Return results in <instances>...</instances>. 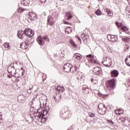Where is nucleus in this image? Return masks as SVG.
I'll return each instance as SVG.
<instances>
[{
    "mask_svg": "<svg viewBox=\"0 0 130 130\" xmlns=\"http://www.w3.org/2000/svg\"><path fill=\"white\" fill-rule=\"evenodd\" d=\"M107 88L109 90H113L116 86V80L115 79H112L111 80H108L106 83Z\"/></svg>",
    "mask_w": 130,
    "mask_h": 130,
    "instance_id": "f257e3e1",
    "label": "nucleus"
},
{
    "mask_svg": "<svg viewBox=\"0 0 130 130\" xmlns=\"http://www.w3.org/2000/svg\"><path fill=\"white\" fill-rule=\"evenodd\" d=\"M42 115V112L36 113V115L35 111L29 112V115H30V117H31V118L33 119L34 120H35V121H39L41 119Z\"/></svg>",
    "mask_w": 130,
    "mask_h": 130,
    "instance_id": "f03ea898",
    "label": "nucleus"
},
{
    "mask_svg": "<svg viewBox=\"0 0 130 130\" xmlns=\"http://www.w3.org/2000/svg\"><path fill=\"white\" fill-rule=\"evenodd\" d=\"M107 106L105 105H104L103 103L99 104L98 107V112L99 114L101 115H104L106 113Z\"/></svg>",
    "mask_w": 130,
    "mask_h": 130,
    "instance_id": "7ed1b4c3",
    "label": "nucleus"
},
{
    "mask_svg": "<svg viewBox=\"0 0 130 130\" xmlns=\"http://www.w3.org/2000/svg\"><path fill=\"white\" fill-rule=\"evenodd\" d=\"M86 58L89 63L97 64L98 63V60L95 55L92 54H89L86 55Z\"/></svg>",
    "mask_w": 130,
    "mask_h": 130,
    "instance_id": "20e7f679",
    "label": "nucleus"
},
{
    "mask_svg": "<svg viewBox=\"0 0 130 130\" xmlns=\"http://www.w3.org/2000/svg\"><path fill=\"white\" fill-rule=\"evenodd\" d=\"M102 63L105 67H110L112 65V60L109 57H104Z\"/></svg>",
    "mask_w": 130,
    "mask_h": 130,
    "instance_id": "39448f33",
    "label": "nucleus"
},
{
    "mask_svg": "<svg viewBox=\"0 0 130 130\" xmlns=\"http://www.w3.org/2000/svg\"><path fill=\"white\" fill-rule=\"evenodd\" d=\"M37 41L39 43V45H44V41L49 42V39L47 36H45L43 38L40 36L37 39Z\"/></svg>",
    "mask_w": 130,
    "mask_h": 130,
    "instance_id": "423d86ee",
    "label": "nucleus"
},
{
    "mask_svg": "<svg viewBox=\"0 0 130 130\" xmlns=\"http://www.w3.org/2000/svg\"><path fill=\"white\" fill-rule=\"evenodd\" d=\"M17 36H18V37H19V38L21 39V40H22L23 41H27V38L26 37L25 29L24 30H21L20 32V31H18Z\"/></svg>",
    "mask_w": 130,
    "mask_h": 130,
    "instance_id": "0eeeda50",
    "label": "nucleus"
},
{
    "mask_svg": "<svg viewBox=\"0 0 130 130\" xmlns=\"http://www.w3.org/2000/svg\"><path fill=\"white\" fill-rule=\"evenodd\" d=\"M73 69V67H72V64L69 63H65L63 67V71L65 72V73H70Z\"/></svg>",
    "mask_w": 130,
    "mask_h": 130,
    "instance_id": "6e6552de",
    "label": "nucleus"
},
{
    "mask_svg": "<svg viewBox=\"0 0 130 130\" xmlns=\"http://www.w3.org/2000/svg\"><path fill=\"white\" fill-rule=\"evenodd\" d=\"M25 37H32L34 36L35 32L34 30H32L30 28H25Z\"/></svg>",
    "mask_w": 130,
    "mask_h": 130,
    "instance_id": "1a4fd4ad",
    "label": "nucleus"
},
{
    "mask_svg": "<svg viewBox=\"0 0 130 130\" xmlns=\"http://www.w3.org/2000/svg\"><path fill=\"white\" fill-rule=\"evenodd\" d=\"M55 22H56V21L54 19V18L52 16H49L48 17L47 23V25L52 26L53 25H54Z\"/></svg>",
    "mask_w": 130,
    "mask_h": 130,
    "instance_id": "9d476101",
    "label": "nucleus"
},
{
    "mask_svg": "<svg viewBox=\"0 0 130 130\" xmlns=\"http://www.w3.org/2000/svg\"><path fill=\"white\" fill-rule=\"evenodd\" d=\"M116 25H117L118 28H121L122 31L125 32L126 34L129 33V29L127 27H125V26H122V23H118V22H116Z\"/></svg>",
    "mask_w": 130,
    "mask_h": 130,
    "instance_id": "9b49d317",
    "label": "nucleus"
},
{
    "mask_svg": "<svg viewBox=\"0 0 130 130\" xmlns=\"http://www.w3.org/2000/svg\"><path fill=\"white\" fill-rule=\"evenodd\" d=\"M28 18L30 20H36L37 19V15L35 13L30 11L28 14Z\"/></svg>",
    "mask_w": 130,
    "mask_h": 130,
    "instance_id": "f8f14e48",
    "label": "nucleus"
},
{
    "mask_svg": "<svg viewBox=\"0 0 130 130\" xmlns=\"http://www.w3.org/2000/svg\"><path fill=\"white\" fill-rule=\"evenodd\" d=\"M73 17H74L73 14L71 12H70V11H68V12L66 13V15L65 16L64 20H71Z\"/></svg>",
    "mask_w": 130,
    "mask_h": 130,
    "instance_id": "ddd939ff",
    "label": "nucleus"
},
{
    "mask_svg": "<svg viewBox=\"0 0 130 130\" xmlns=\"http://www.w3.org/2000/svg\"><path fill=\"white\" fill-rule=\"evenodd\" d=\"M29 44L28 42H23L20 44V48L22 49V50H26L29 47Z\"/></svg>",
    "mask_w": 130,
    "mask_h": 130,
    "instance_id": "4468645a",
    "label": "nucleus"
},
{
    "mask_svg": "<svg viewBox=\"0 0 130 130\" xmlns=\"http://www.w3.org/2000/svg\"><path fill=\"white\" fill-rule=\"evenodd\" d=\"M93 72L96 75H101L102 73V70L101 67H96L93 68Z\"/></svg>",
    "mask_w": 130,
    "mask_h": 130,
    "instance_id": "2eb2a0df",
    "label": "nucleus"
},
{
    "mask_svg": "<svg viewBox=\"0 0 130 130\" xmlns=\"http://www.w3.org/2000/svg\"><path fill=\"white\" fill-rule=\"evenodd\" d=\"M47 113V112L46 111H44L42 112V116L41 117V122L42 123L46 122L47 119H46V118H43V116L46 115Z\"/></svg>",
    "mask_w": 130,
    "mask_h": 130,
    "instance_id": "dca6fc26",
    "label": "nucleus"
},
{
    "mask_svg": "<svg viewBox=\"0 0 130 130\" xmlns=\"http://www.w3.org/2000/svg\"><path fill=\"white\" fill-rule=\"evenodd\" d=\"M54 98L56 103H59L61 101V95L60 93H56Z\"/></svg>",
    "mask_w": 130,
    "mask_h": 130,
    "instance_id": "f3484780",
    "label": "nucleus"
},
{
    "mask_svg": "<svg viewBox=\"0 0 130 130\" xmlns=\"http://www.w3.org/2000/svg\"><path fill=\"white\" fill-rule=\"evenodd\" d=\"M114 113L116 115H121L124 114V110L118 108V109L115 110Z\"/></svg>",
    "mask_w": 130,
    "mask_h": 130,
    "instance_id": "a211bd4d",
    "label": "nucleus"
},
{
    "mask_svg": "<svg viewBox=\"0 0 130 130\" xmlns=\"http://www.w3.org/2000/svg\"><path fill=\"white\" fill-rule=\"evenodd\" d=\"M119 75V72L117 70H114L111 72V76L113 78H116L118 77Z\"/></svg>",
    "mask_w": 130,
    "mask_h": 130,
    "instance_id": "6ab92c4d",
    "label": "nucleus"
},
{
    "mask_svg": "<svg viewBox=\"0 0 130 130\" xmlns=\"http://www.w3.org/2000/svg\"><path fill=\"white\" fill-rule=\"evenodd\" d=\"M110 37L109 41L111 42H115L118 40V38L116 35H108Z\"/></svg>",
    "mask_w": 130,
    "mask_h": 130,
    "instance_id": "aec40b11",
    "label": "nucleus"
},
{
    "mask_svg": "<svg viewBox=\"0 0 130 130\" xmlns=\"http://www.w3.org/2000/svg\"><path fill=\"white\" fill-rule=\"evenodd\" d=\"M105 12L107 13V14L109 17H112V16L113 15L112 11L110 10V9H105Z\"/></svg>",
    "mask_w": 130,
    "mask_h": 130,
    "instance_id": "412c9836",
    "label": "nucleus"
},
{
    "mask_svg": "<svg viewBox=\"0 0 130 130\" xmlns=\"http://www.w3.org/2000/svg\"><path fill=\"white\" fill-rule=\"evenodd\" d=\"M74 58H76L77 60H81L83 56L80 53H75L74 54Z\"/></svg>",
    "mask_w": 130,
    "mask_h": 130,
    "instance_id": "4be33fe9",
    "label": "nucleus"
},
{
    "mask_svg": "<svg viewBox=\"0 0 130 130\" xmlns=\"http://www.w3.org/2000/svg\"><path fill=\"white\" fill-rule=\"evenodd\" d=\"M77 78L78 80H79V81H84L85 76H84V75H83L82 74H78L77 75Z\"/></svg>",
    "mask_w": 130,
    "mask_h": 130,
    "instance_id": "5701e85b",
    "label": "nucleus"
},
{
    "mask_svg": "<svg viewBox=\"0 0 130 130\" xmlns=\"http://www.w3.org/2000/svg\"><path fill=\"white\" fill-rule=\"evenodd\" d=\"M17 100L19 102H22L25 100V96L22 94L19 95V96H18Z\"/></svg>",
    "mask_w": 130,
    "mask_h": 130,
    "instance_id": "b1692460",
    "label": "nucleus"
},
{
    "mask_svg": "<svg viewBox=\"0 0 130 130\" xmlns=\"http://www.w3.org/2000/svg\"><path fill=\"white\" fill-rule=\"evenodd\" d=\"M72 31H73V29L71 27H67L65 29V32L67 34H71V33H72Z\"/></svg>",
    "mask_w": 130,
    "mask_h": 130,
    "instance_id": "393cba45",
    "label": "nucleus"
},
{
    "mask_svg": "<svg viewBox=\"0 0 130 130\" xmlns=\"http://www.w3.org/2000/svg\"><path fill=\"white\" fill-rule=\"evenodd\" d=\"M125 62L127 66L130 67V55L125 59Z\"/></svg>",
    "mask_w": 130,
    "mask_h": 130,
    "instance_id": "a878e982",
    "label": "nucleus"
},
{
    "mask_svg": "<svg viewBox=\"0 0 130 130\" xmlns=\"http://www.w3.org/2000/svg\"><path fill=\"white\" fill-rule=\"evenodd\" d=\"M122 40L123 42H127V43H129L130 42V37H122Z\"/></svg>",
    "mask_w": 130,
    "mask_h": 130,
    "instance_id": "bb28decb",
    "label": "nucleus"
},
{
    "mask_svg": "<svg viewBox=\"0 0 130 130\" xmlns=\"http://www.w3.org/2000/svg\"><path fill=\"white\" fill-rule=\"evenodd\" d=\"M30 3L29 0H23L21 1V4L23 6H28Z\"/></svg>",
    "mask_w": 130,
    "mask_h": 130,
    "instance_id": "cd10ccee",
    "label": "nucleus"
},
{
    "mask_svg": "<svg viewBox=\"0 0 130 130\" xmlns=\"http://www.w3.org/2000/svg\"><path fill=\"white\" fill-rule=\"evenodd\" d=\"M82 91L84 94H88V93H89L90 88L83 87Z\"/></svg>",
    "mask_w": 130,
    "mask_h": 130,
    "instance_id": "c85d7f7f",
    "label": "nucleus"
},
{
    "mask_svg": "<svg viewBox=\"0 0 130 130\" xmlns=\"http://www.w3.org/2000/svg\"><path fill=\"white\" fill-rule=\"evenodd\" d=\"M117 122L118 123L125 122L124 118L122 116H120L117 119Z\"/></svg>",
    "mask_w": 130,
    "mask_h": 130,
    "instance_id": "c756f323",
    "label": "nucleus"
},
{
    "mask_svg": "<svg viewBox=\"0 0 130 130\" xmlns=\"http://www.w3.org/2000/svg\"><path fill=\"white\" fill-rule=\"evenodd\" d=\"M91 81L93 83V84H98V79L97 78H92Z\"/></svg>",
    "mask_w": 130,
    "mask_h": 130,
    "instance_id": "7c9ffc66",
    "label": "nucleus"
},
{
    "mask_svg": "<svg viewBox=\"0 0 130 130\" xmlns=\"http://www.w3.org/2000/svg\"><path fill=\"white\" fill-rule=\"evenodd\" d=\"M17 11L18 12H19V13H22V12L26 11V9H23V8L20 7Z\"/></svg>",
    "mask_w": 130,
    "mask_h": 130,
    "instance_id": "2f4dec72",
    "label": "nucleus"
},
{
    "mask_svg": "<svg viewBox=\"0 0 130 130\" xmlns=\"http://www.w3.org/2000/svg\"><path fill=\"white\" fill-rule=\"evenodd\" d=\"M102 14V11L100 10V9H98L96 11H95V15H98V16H100Z\"/></svg>",
    "mask_w": 130,
    "mask_h": 130,
    "instance_id": "473e14b6",
    "label": "nucleus"
},
{
    "mask_svg": "<svg viewBox=\"0 0 130 130\" xmlns=\"http://www.w3.org/2000/svg\"><path fill=\"white\" fill-rule=\"evenodd\" d=\"M81 38H82L83 40H87V36L85 35V34H83V33L81 35Z\"/></svg>",
    "mask_w": 130,
    "mask_h": 130,
    "instance_id": "72a5a7b5",
    "label": "nucleus"
},
{
    "mask_svg": "<svg viewBox=\"0 0 130 130\" xmlns=\"http://www.w3.org/2000/svg\"><path fill=\"white\" fill-rule=\"evenodd\" d=\"M129 48V46L127 44H125L124 45V50L125 51H126L127 50H128Z\"/></svg>",
    "mask_w": 130,
    "mask_h": 130,
    "instance_id": "f704fd0d",
    "label": "nucleus"
},
{
    "mask_svg": "<svg viewBox=\"0 0 130 130\" xmlns=\"http://www.w3.org/2000/svg\"><path fill=\"white\" fill-rule=\"evenodd\" d=\"M88 115L90 117H95V114H94V113H92V112H89V113H88Z\"/></svg>",
    "mask_w": 130,
    "mask_h": 130,
    "instance_id": "c9c22d12",
    "label": "nucleus"
},
{
    "mask_svg": "<svg viewBox=\"0 0 130 130\" xmlns=\"http://www.w3.org/2000/svg\"><path fill=\"white\" fill-rule=\"evenodd\" d=\"M70 44L72 45V46H73L74 47H77L76 44L75 43V42H73V41H71L70 42Z\"/></svg>",
    "mask_w": 130,
    "mask_h": 130,
    "instance_id": "e433bc0d",
    "label": "nucleus"
},
{
    "mask_svg": "<svg viewBox=\"0 0 130 130\" xmlns=\"http://www.w3.org/2000/svg\"><path fill=\"white\" fill-rule=\"evenodd\" d=\"M4 46L6 47L7 48H9V49L11 47V46H10V44L9 43H7V42H6V43H5L4 44Z\"/></svg>",
    "mask_w": 130,
    "mask_h": 130,
    "instance_id": "4c0bfd02",
    "label": "nucleus"
},
{
    "mask_svg": "<svg viewBox=\"0 0 130 130\" xmlns=\"http://www.w3.org/2000/svg\"><path fill=\"white\" fill-rule=\"evenodd\" d=\"M95 121L92 120V121H90L89 122V124L92 126V127H93V126L94 125V124H95Z\"/></svg>",
    "mask_w": 130,
    "mask_h": 130,
    "instance_id": "58836bf2",
    "label": "nucleus"
},
{
    "mask_svg": "<svg viewBox=\"0 0 130 130\" xmlns=\"http://www.w3.org/2000/svg\"><path fill=\"white\" fill-rule=\"evenodd\" d=\"M79 68V67H78V66H75L74 67L75 70H74L73 71H72V72L73 73L74 72L77 71V70H78Z\"/></svg>",
    "mask_w": 130,
    "mask_h": 130,
    "instance_id": "ea45409f",
    "label": "nucleus"
},
{
    "mask_svg": "<svg viewBox=\"0 0 130 130\" xmlns=\"http://www.w3.org/2000/svg\"><path fill=\"white\" fill-rule=\"evenodd\" d=\"M107 121L108 122H109V123H111V124H114V123L113 122V121H112V120L108 119V120H107Z\"/></svg>",
    "mask_w": 130,
    "mask_h": 130,
    "instance_id": "a19ab883",
    "label": "nucleus"
},
{
    "mask_svg": "<svg viewBox=\"0 0 130 130\" xmlns=\"http://www.w3.org/2000/svg\"><path fill=\"white\" fill-rule=\"evenodd\" d=\"M65 91V89H64V87H61L60 91L61 92H63V91Z\"/></svg>",
    "mask_w": 130,
    "mask_h": 130,
    "instance_id": "79ce46f5",
    "label": "nucleus"
},
{
    "mask_svg": "<svg viewBox=\"0 0 130 130\" xmlns=\"http://www.w3.org/2000/svg\"><path fill=\"white\" fill-rule=\"evenodd\" d=\"M55 89L58 90V91H60L61 90V87L58 86L57 87V88H55Z\"/></svg>",
    "mask_w": 130,
    "mask_h": 130,
    "instance_id": "37998d69",
    "label": "nucleus"
},
{
    "mask_svg": "<svg viewBox=\"0 0 130 130\" xmlns=\"http://www.w3.org/2000/svg\"><path fill=\"white\" fill-rule=\"evenodd\" d=\"M108 96V95L107 94H100V96H101L102 98H106V96Z\"/></svg>",
    "mask_w": 130,
    "mask_h": 130,
    "instance_id": "c03bdc74",
    "label": "nucleus"
},
{
    "mask_svg": "<svg viewBox=\"0 0 130 130\" xmlns=\"http://www.w3.org/2000/svg\"><path fill=\"white\" fill-rule=\"evenodd\" d=\"M63 23L66 24L67 25H72L71 23H69V22H66V21H63Z\"/></svg>",
    "mask_w": 130,
    "mask_h": 130,
    "instance_id": "a18cd8bd",
    "label": "nucleus"
},
{
    "mask_svg": "<svg viewBox=\"0 0 130 130\" xmlns=\"http://www.w3.org/2000/svg\"><path fill=\"white\" fill-rule=\"evenodd\" d=\"M46 79V75H43V81H45Z\"/></svg>",
    "mask_w": 130,
    "mask_h": 130,
    "instance_id": "49530a36",
    "label": "nucleus"
},
{
    "mask_svg": "<svg viewBox=\"0 0 130 130\" xmlns=\"http://www.w3.org/2000/svg\"><path fill=\"white\" fill-rule=\"evenodd\" d=\"M76 38L78 40V41H79V42H81V38H80L79 37H78V36H77L76 37Z\"/></svg>",
    "mask_w": 130,
    "mask_h": 130,
    "instance_id": "de8ad7c7",
    "label": "nucleus"
},
{
    "mask_svg": "<svg viewBox=\"0 0 130 130\" xmlns=\"http://www.w3.org/2000/svg\"><path fill=\"white\" fill-rule=\"evenodd\" d=\"M2 113H0V122H1V121L2 120Z\"/></svg>",
    "mask_w": 130,
    "mask_h": 130,
    "instance_id": "09e8293b",
    "label": "nucleus"
},
{
    "mask_svg": "<svg viewBox=\"0 0 130 130\" xmlns=\"http://www.w3.org/2000/svg\"><path fill=\"white\" fill-rule=\"evenodd\" d=\"M23 75H24V72H21V75H19V78H20V77H22V76H23Z\"/></svg>",
    "mask_w": 130,
    "mask_h": 130,
    "instance_id": "8fccbe9b",
    "label": "nucleus"
},
{
    "mask_svg": "<svg viewBox=\"0 0 130 130\" xmlns=\"http://www.w3.org/2000/svg\"><path fill=\"white\" fill-rule=\"evenodd\" d=\"M128 13V17L130 18V10L129 11Z\"/></svg>",
    "mask_w": 130,
    "mask_h": 130,
    "instance_id": "3c124183",
    "label": "nucleus"
},
{
    "mask_svg": "<svg viewBox=\"0 0 130 130\" xmlns=\"http://www.w3.org/2000/svg\"><path fill=\"white\" fill-rule=\"evenodd\" d=\"M96 120H97V119H96V118H95V119H93V121H95H95H96Z\"/></svg>",
    "mask_w": 130,
    "mask_h": 130,
    "instance_id": "603ef678",
    "label": "nucleus"
},
{
    "mask_svg": "<svg viewBox=\"0 0 130 130\" xmlns=\"http://www.w3.org/2000/svg\"><path fill=\"white\" fill-rule=\"evenodd\" d=\"M29 90H27V92H28Z\"/></svg>",
    "mask_w": 130,
    "mask_h": 130,
    "instance_id": "864d4df0",
    "label": "nucleus"
}]
</instances>
